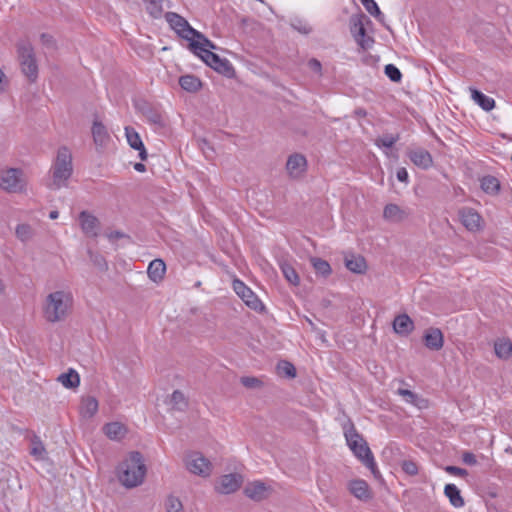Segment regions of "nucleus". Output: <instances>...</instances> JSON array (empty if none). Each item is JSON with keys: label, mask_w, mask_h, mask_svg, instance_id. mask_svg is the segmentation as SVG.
Masks as SVG:
<instances>
[{"label": "nucleus", "mask_w": 512, "mask_h": 512, "mask_svg": "<svg viewBox=\"0 0 512 512\" xmlns=\"http://www.w3.org/2000/svg\"><path fill=\"white\" fill-rule=\"evenodd\" d=\"M146 472L147 469L143 456L138 451L130 452L117 468L118 479L126 488H134L141 485Z\"/></svg>", "instance_id": "1"}, {"label": "nucleus", "mask_w": 512, "mask_h": 512, "mask_svg": "<svg viewBox=\"0 0 512 512\" xmlns=\"http://www.w3.org/2000/svg\"><path fill=\"white\" fill-rule=\"evenodd\" d=\"M73 304V296L70 291L58 290L50 293L45 300L44 316L48 322L55 323L64 320Z\"/></svg>", "instance_id": "2"}, {"label": "nucleus", "mask_w": 512, "mask_h": 512, "mask_svg": "<svg viewBox=\"0 0 512 512\" xmlns=\"http://www.w3.org/2000/svg\"><path fill=\"white\" fill-rule=\"evenodd\" d=\"M344 435L347 445L353 454L371 471L375 478L380 477L373 453L353 424L345 430Z\"/></svg>", "instance_id": "3"}, {"label": "nucleus", "mask_w": 512, "mask_h": 512, "mask_svg": "<svg viewBox=\"0 0 512 512\" xmlns=\"http://www.w3.org/2000/svg\"><path fill=\"white\" fill-rule=\"evenodd\" d=\"M73 172L72 155L68 148L58 149L56 159L51 167L52 180L48 187L52 190H59L67 187L68 180Z\"/></svg>", "instance_id": "4"}, {"label": "nucleus", "mask_w": 512, "mask_h": 512, "mask_svg": "<svg viewBox=\"0 0 512 512\" xmlns=\"http://www.w3.org/2000/svg\"><path fill=\"white\" fill-rule=\"evenodd\" d=\"M18 55L23 73L31 80L35 81L38 76V67L34 57V51L29 42L18 44Z\"/></svg>", "instance_id": "5"}, {"label": "nucleus", "mask_w": 512, "mask_h": 512, "mask_svg": "<svg viewBox=\"0 0 512 512\" xmlns=\"http://www.w3.org/2000/svg\"><path fill=\"white\" fill-rule=\"evenodd\" d=\"M187 470L197 476L207 478L211 475L213 465L209 459L200 452H190L185 457Z\"/></svg>", "instance_id": "6"}, {"label": "nucleus", "mask_w": 512, "mask_h": 512, "mask_svg": "<svg viewBox=\"0 0 512 512\" xmlns=\"http://www.w3.org/2000/svg\"><path fill=\"white\" fill-rule=\"evenodd\" d=\"M233 289L249 308L255 311H262L264 309V305L258 296L243 281L235 279L233 281Z\"/></svg>", "instance_id": "7"}, {"label": "nucleus", "mask_w": 512, "mask_h": 512, "mask_svg": "<svg viewBox=\"0 0 512 512\" xmlns=\"http://www.w3.org/2000/svg\"><path fill=\"white\" fill-rule=\"evenodd\" d=\"M166 21L170 27L182 38L189 41L193 38L196 29L190 26L188 21L174 12H167L165 15Z\"/></svg>", "instance_id": "8"}, {"label": "nucleus", "mask_w": 512, "mask_h": 512, "mask_svg": "<svg viewBox=\"0 0 512 512\" xmlns=\"http://www.w3.org/2000/svg\"><path fill=\"white\" fill-rule=\"evenodd\" d=\"M458 218L461 224L470 232H478L483 228L481 215L471 207H461L458 210Z\"/></svg>", "instance_id": "9"}, {"label": "nucleus", "mask_w": 512, "mask_h": 512, "mask_svg": "<svg viewBox=\"0 0 512 512\" xmlns=\"http://www.w3.org/2000/svg\"><path fill=\"white\" fill-rule=\"evenodd\" d=\"M0 187L9 192L21 191L24 187L22 171L16 168H10L1 175Z\"/></svg>", "instance_id": "10"}, {"label": "nucleus", "mask_w": 512, "mask_h": 512, "mask_svg": "<svg viewBox=\"0 0 512 512\" xmlns=\"http://www.w3.org/2000/svg\"><path fill=\"white\" fill-rule=\"evenodd\" d=\"M201 59L215 71L225 75L226 77H232L234 74V68L229 60L220 58L213 52H206L201 54Z\"/></svg>", "instance_id": "11"}, {"label": "nucleus", "mask_w": 512, "mask_h": 512, "mask_svg": "<svg viewBox=\"0 0 512 512\" xmlns=\"http://www.w3.org/2000/svg\"><path fill=\"white\" fill-rule=\"evenodd\" d=\"M243 478L240 474L231 473L223 475L215 487L216 491L221 494H231L237 491L242 485Z\"/></svg>", "instance_id": "12"}, {"label": "nucleus", "mask_w": 512, "mask_h": 512, "mask_svg": "<svg viewBox=\"0 0 512 512\" xmlns=\"http://www.w3.org/2000/svg\"><path fill=\"white\" fill-rule=\"evenodd\" d=\"M286 169L291 178L298 179L302 177L307 169L305 156L299 153L290 155L286 163Z\"/></svg>", "instance_id": "13"}, {"label": "nucleus", "mask_w": 512, "mask_h": 512, "mask_svg": "<svg viewBox=\"0 0 512 512\" xmlns=\"http://www.w3.org/2000/svg\"><path fill=\"white\" fill-rule=\"evenodd\" d=\"M189 46L191 51L200 57L201 54H206V52H212L211 50L217 49V46L212 41L197 30L193 38L189 40Z\"/></svg>", "instance_id": "14"}, {"label": "nucleus", "mask_w": 512, "mask_h": 512, "mask_svg": "<svg viewBox=\"0 0 512 512\" xmlns=\"http://www.w3.org/2000/svg\"><path fill=\"white\" fill-rule=\"evenodd\" d=\"M79 224L82 232L89 237H96L99 232V220L88 211L79 214Z\"/></svg>", "instance_id": "15"}, {"label": "nucleus", "mask_w": 512, "mask_h": 512, "mask_svg": "<svg viewBox=\"0 0 512 512\" xmlns=\"http://www.w3.org/2000/svg\"><path fill=\"white\" fill-rule=\"evenodd\" d=\"M407 155L415 166L423 170H427L433 165L432 155L424 148L410 149Z\"/></svg>", "instance_id": "16"}, {"label": "nucleus", "mask_w": 512, "mask_h": 512, "mask_svg": "<svg viewBox=\"0 0 512 512\" xmlns=\"http://www.w3.org/2000/svg\"><path fill=\"white\" fill-rule=\"evenodd\" d=\"M270 487L261 481L248 483L244 488V494L251 500L262 501L270 494Z\"/></svg>", "instance_id": "17"}, {"label": "nucleus", "mask_w": 512, "mask_h": 512, "mask_svg": "<svg viewBox=\"0 0 512 512\" xmlns=\"http://www.w3.org/2000/svg\"><path fill=\"white\" fill-rule=\"evenodd\" d=\"M125 135L129 146L137 151H139V158L141 160L147 159V151L144 147V144L139 136V134L132 127L125 128Z\"/></svg>", "instance_id": "18"}, {"label": "nucleus", "mask_w": 512, "mask_h": 512, "mask_svg": "<svg viewBox=\"0 0 512 512\" xmlns=\"http://www.w3.org/2000/svg\"><path fill=\"white\" fill-rule=\"evenodd\" d=\"M425 346L434 351H438L443 347V334L438 328H430L424 334Z\"/></svg>", "instance_id": "19"}, {"label": "nucleus", "mask_w": 512, "mask_h": 512, "mask_svg": "<svg viewBox=\"0 0 512 512\" xmlns=\"http://www.w3.org/2000/svg\"><path fill=\"white\" fill-rule=\"evenodd\" d=\"M103 433L113 441H119L127 434V428L120 422H110L103 426Z\"/></svg>", "instance_id": "20"}, {"label": "nucleus", "mask_w": 512, "mask_h": 512, "mask_svg": "<svg viewBox=\"0 0 512 512\" xmlns=\"http://www.w3.org/2000/svg\"><path fill=\"white\" fill-rule=\"evenodd\" d=\"M480 187L484 193L496 196L500 193L501 183L499 179L493 175H484L480 178Z\"/></svg>", "instance_id": "21"}, {"label": "nucleus", "mask_w": 512, "mask_h": 512, "mask_svg": "<svg viewBox=\"0 0 512 512\" xmlns=\"http://www.w3.org/2000/svg\"><path fill=\"white\" fill-rule=\"evenodd\" d=\"M444 495L449 499L450 504L454 508L464 507V498L462 497L459 488L455 484H446L444 487Z\"/></svg>", "instance_id": "22"}, {"label": "nucleus", "mask_w": 512, "mask_h": 512, "mask_svg": "<svg viewBox=\"0 0 512 512\" xmlns=\"http://www.w3.org/2000/svg\"><path fill=\"white\" fill-rule=\"evenodd\" d=\"M349 491L360 500H368L371 497L369 486L367 482L362 479L351 481L349 483Z\"/></svg>", "instance_id": "23"}, {"label": "nucleus", "mask_w": 512, "mask_h": 512, "mask_svg": "<svg viewBox=\"0 0 512 512\" xmlns=\"http://www.w3.org/2000/svg\"><path fill=\"white\" fill-rule=\"evenodd\" d=\"M79 411L83 418H92L98 411L97 399L92 396L83 397L81 400Z\"/></svg>", "instance_id": "24"}, {"label": "nucleus", "mask_w": 512, "mask_h": 512, "mask_svg": "<svg viewBox=\"0 0 512 512\" xmlns=\"http://www.w3.org/2000/svg\"><path fill=\"white\" fill-rule=\"evenodd\" d=\"M166 271V265L162 259H154L150 262L147 274L153 282H159L163 279Z\"/></svg>", "instance_id": "25"}, {"label": "nucleus", "mask_w": 512, "mask_h": 512, "mask_svg": "<svg viewBox=\"0 0 512 512\" xmlns=\"http://www.w3.org/2000/svg\"><path fill=\"white\" fill-rule=\"evenodd\" d=\"M92 136L94 143L98 146H104L110 138L106 127L98 120L93 122Z\"/></svg>", "instance_id": "26"}, {"label": "nucleus", "mask_w": 512, "mask_h": 512, "mask_svg": "<svg viewBox=\"0 0 512 512\" xmlns=\"http://www.w3.org/2000/svg\"><path fill=\"white\" fill-rule=\"evenodd\" d=\"M383 217L390 222H401L407 213L396 204H388L384 208Z\"/></svg>", "instance_id": "27"}, {"label": "nucleus", "mask_w": 512, "mask_h": 512, "mask_svg": "<svg viewBox=\"0 0 512 512\" xmlns=\"http://www.w3.org/2000/svg\"><path fill=\"white\" fill-rule=\"evenodd\" d=\"M413 321L406 315H398L393 321L394 331L398 334H408L413 330Z\"/></svg>", "instance_id": "28"}, {"label": "nucleus", "mask_w": 512, "mask_h": 512, "mask_svg": "<svg viewBox=\"0 0 512 512\" xmlns=\"http://www.w3.org/2000/svg\"><path fill=\"white\" fill-rule=\"evenodd\" d=\"M471 98L477 103L483 110L490 111L495 107V100L477 89H470Z\"/></svg>", "instance_id": "29"}, {"label": "nucleus", "mask_w": 512, "mask_h": 512, "mask_svg": "<svg viewBox=\"0 0 512 512\" xmlns=\"http://www.w3.org/2000/svg\"><path fill=\"white\" fill-rule=\"evenodd\" d=\"M345 266L353 273L362 274L366 270V261L362 256L352 255L345 258Z\"/></svg>", "instance_id": "30"}, {"label": "nucleus", "mask_w": 512, "mask_h": 512, "mask_svg": "<svg viewBox=\"0 0 512 512\" xmlns=\"http://www.w3.org/2000/svg\"><path fill=\"white\" fill-rule=\"evenodd\" d=\"M30 454L36 460H45L47 457L46 448H45L43 442L41 441L40 437L37 435H34L31 438Z\"/></svg>", "instance_id": "31"}, {"label": "nucleus", "mask_w": 512, "mask_h": 512, "mask_svg": "<svg viewBox=\"0 0 512 512\" xmlns=\"http://www.w3.org/2000/svg\"><path fill=\"white\" fill-rule=\"evenodd\" d=\"M179 84L182 89L188 92H196L201 88V81L194 75H184L179 79Z\"/></svg>", "instance_id": "32"}, {"label": "nucleus", "mask_w": 512, "mask_h": 512, "mask_svg": "<svg viewBox=\"0 0 512 512\" xmlns=\"http://www.w3.org/2000/svg\"><path fill=\"white\" fill-rule=\"evenodd\" d=\"M280 269L285 277V279L292 285L297 286L300 283V278L295 270V268L286 261L280 263Z\"/></svg>", "instance_id": "33"}, {"label": "nucleus", "mask_w": 512, "mask_h": 512, "mask_svg": "<svg viewBox=\"0 0 512 512\" xmlns=\"http://www.w3.org/2000/svg\"><path fill=\"white\" fill-rule=\"evenodd\" d=\"M58 380L66 388H75L80 384V377L73 369H70L67 373L61 374Z\"/></svg>", "instance_id": "34"}, {"label": "nucleus", "mask_w": 512, "mask_h": 512, "mask_svg": "<svg viewBox=\"0 0 512 512\" xmlns=\"http://www.w3.org/2000/svg\"><path fill=\"white\" fill-rule=\"evenodd\" d=\"M354 30H355V38H356L358 44L363 49L370 48L373 43V39L370 37H366V30H365V27L363 26V24L362 23L355 24Z\"/></svg>", "instance_id": "35"}, {"label": "nucleus", "mask_w": 512, "mask_h": 512, "mask_svg": "<svg viewBox=\"0 0 512 512\" xmlns=\"http://www.w3.org/2000/svg\"><path fill=\"white\" fill-rule=\"evenodd\" d=\"M494 349L499 358L507 359L512 353V343L509 340H499L495 342Z\"/></svg>", "instance_id": "36"}, {"label": "nucleus", "mask_w": 512, "mask_h": 512, "mask_svg": "<svg viewBox=\"0 0 512 512\" xmlns=\"http://www.w3.org/2000/svg\"><path fill=\"white\" fill-rule=\"evenodd\" d=\"M310 262L318 274H320L322 276H328L331 274V272H332L331 266L326 260H323V259L317 258V257H313V258H311Z\"/></svg>", "instance_id": "37"}, {"label": "nucleus", "mask_w": 512, "mask_h": 512, "mask_svg": "<svg viewBox=\"0 0 512 512\" xmlns=\"http://www.w3.org/2000/svg\"><path fill=\"white\" fill-rule=\"evenodd\" d=\"M170 401L172 408L177 411H184L188 406V402L184 394L179 390H175L172 393Z\"/></svg>", "instance_id": "38"}, {"label": "nucleus", "mask_w": 512, "mask_h": 512, "mask_svg": "<svg viewBox=\"0 0 512 512\" xmlns=\"http://www.w3.org/2000/svg\"><path fill=\"white\" fill-rule=\"evenodd\" d=\"M146 10L153 18H159L163 12V0H143Z\"/></svg>", "instance_id": "39"}, {"label": "nucleus", "mask_w": 512, "mask_h": 512, "mask_svg": "<svg viewBox=\"0 0 512 512\" xmlns=\"http://www.w3.org/2000/svg\"><path fill=\"white\" fill-rule=\"evenodd\" d=\"M396 393L408 403L420 407L419 401H422L419 396L411 390L399 388Z\"/></svg>", "instance_id": "40"}, {"label": "nucleus", "mask_w": 512, "mask_h": 512, "mask_svg": "<svg viewBox=\"0 0 512 512\" xmlns=\"http://www.w3.org/2000/svg\"><path fill=\"white\" fill-rule=\"evenodd\" d=\"M16 236L18 239H20L22 242H26L32 238L33 230L30 225L28 224H19L16 227Z\"/></svg>", "instance_id": "41"}, {"label": "nucleus", "mask_w": 512, "mask_h": 512, "mask_svg": "<svg viewBox=\"0 0 512 512\" xmlns=\"http://www.w3.org/2000/svg\"><path fill=\"white\" fill-rule=\"evenodd\" d=\"M278 372L281 375H284L289 378H294L296 376V369L294 365L288 361H281L277 366Z\"/></svg>", "instance_id": "42"}, {"label": "nucleus", "mask_w": 512, "mask_h": 512, "mask_svg": "<svg viewBox=\"0 0 512 512\" xmlns=\"http://www.w3.org/2000/svg\"><path fill=\"white\" fill-rule=\"evenodd\" d=\"M366 11L374 16L375 18L379 19L380 17H383L382 12L380 11L377 3L374 0H359Z\"/></svg>", "instance_id": "43"}, {"label": "nucleus", "mask_w": 512, "mask_h": 512, "mask_svg": "<svg viewBox=\"0 0 512 512\" xmlns=\"http://www.w3.org/2000/svg\"><path fill=\"white\" fill-rule=\"evenodd\" d=\"M399 140L398 135H384L378 138L375 144L378 147L391 148L395 145V143Z\"/></svg>", "instance_id": "44"}, {"label": "nucleus", "mask_w": 512, "mask_h": 512, "mask_svg": "<svg viewBox=\"0 0 512 512\" xmlns=\"http://www.w3.org/2000/svg\"><path fill=\"white\" fill-rule=\"evenodd\" d=\"M385 75L393 82H400L402 73L393 64H387L384 69Z\"/></svg>", "instance_id": "45"}, {"label": "nucleus", "mask_w": 512, "mask_h": 512, "mask_svg": "<svg viewBox=\"0 0 512 512\" xmlns=\"http://www.w3.org/2000/svg\"><path fill=\"white\" fill-rule=\"evenodd\" d=\"M90 260L93 262L95 266H97L100 270L107 269V262L104 257L98 253H94L92 251H88Z\"/></svg>", "instance_id": "46"}, {"label": "nucleus", "mask_w": 512, "mask_h": 512, "mask_svg": "<svg viewBox=\"0 0 512 512\" xmlns=\"http://www.w3.org/2000/svg\"><path fill=\"white\" fill-rule=\"evenodd\" d=\"M166 508L168 512H181L182 503L178 498L170 496L166 501Z\"/></svg>", "instance_id": "47"}, {"label": "nucleus", "mask_w": 512, "mask_h": 512, "mask_svg": "<svg viewBox=\"0 0 512 512\" xmlns=\"http://www.w3.org/2000/svg\"><path fill=\"white\" fill-rule=\"evenodd\" d=\"M402 470L410 476H414L418 473V466L412 460H404L401 464Z\"/></svg>", "instance_id": "48"}, {"label": "nucleus", "mask_w": 512, "mask_h": 512, "mask_svg": "<svg viewBox=\"0 0 512 512\" xmlns=\"http://www.w3.org/2000/svg\"><path fill=\"white\" fill-rule=\"evenodd\" d=\"M240 382L246 388H258L262 385V381L256 377L245 376L240 379Z\"/></svg>", "instance_id": "49"}, {"label": "nucleus", "mask_w": 512, "mask_h": 512, "mask_svg": "<svg viewBox=\"0 0 512 512\" xmlns=\"http://www.w3.org/2000/svg\"><path fill=\"white\" fill-rule=\"evenodd\" d=\"M291 25L295 30L299 31L302 34H309L311 32V27L305 23L303 24L299 20L293 22Z\"/></svg>", "instance_id": "50"}, {"label": "nucleus", "mask_w": 512, "mask_h": 512, "mask_svg": "<svg viewBox=\"0 0 512 512\" xmlns=\"http://www.w3.org/2000/svg\"><path fill=\"white\" fill-rule=\"evenodd\" d=\"M308 67L319 76L322 75V65L319 60L315 58L310 59L308 61Z\"/></svg>", "instance_id": "51"}, {"label": "nucleus", "mask_w": 512, "mask_h": 512, "mask_svg": "<svg viewBox=\"0 0 512 512\" xmlns=\"http://www.w3.org/2000/svg\"><path fill=\"white\" fill-rule=\"evenodd\" d=\"M445 470L449 474L455 475V476H465V475H467V471L465 469L457 467V466H447L445 468Z\"/></svg>", "instance_id": "52"}, {"label": "nucleus", "mask_w": 512, "mask_h": 512, "mask_svg": "<svg viewBox=\"0 0 512 512\" xmlns=\"http://www.w3.org/2000/svg\"><path fill=\"white\" fill-rule=\"evenodd\" d=\"M462 460L467 465H475L477 463L476 456L471 452H464Z\"/></svg>", "instance_id": "53"}, {"label": "nucleus", "mask_w": 512, "mask_h": 512, "mask_svg": "<svg viewBox=\"0 0 512 512\" xmlns=\"http://www.w3.org/2000/svg\"><path fill=\"white\" fill-rule=\"evenodd\" d=\"M396 177L400 182L407 183L409 175L407 170L404 167H402L397 170Z\"/></svg>", "instance_id": "54"}, {"label": "nucleus", "mask_w": 512, "mask_h": 512, "mask_svg": "<svg viewBox=\"0 0 512 512\" xmlns=\"http://www.w3.org/2000/svg\"><path fill=\"white\" fill-rule=\"evenodd\" d=\"M149 121L153 124H156V125H159V126H163L164 125V122H163V119H162V116L158 113H152L149 117H148Z\"/></svg>", "instance_id": "55"}, {"label": "nucleus", "mask_w": 512, "mask_h": 512, "mask_svg": "<svg viewBox=\"0 0 512 512\" xmlns=\"http://www.w3.org/2000/svg\"><path fill=\"white\" fill-rule=\"evenodd\" d=\"M6 84V77L3 73V71L0 69V92H2L5 88Z\"/></svg>", "instance_id": "56"}, {"label": "nucleus", "mask_w": 512, "mask_h": 512, "mask_svg": "<svg viewBox=\"0 0 512 512\" xmlns=\"http://www.w3.org/2000/svg\"><path fill=\"white\" fill-rule=\"evenodd\" d=\"M41 40L43 42V44H46V45H49L52 43V37L50 35H47V34H42L41 35Z\"/></svg>", "instance_id": "57"}, {"label": "nucleus", "mask_w": 512, "mask_h": 512, "mask_svg": "<svg viewBox=\"0 0 512 512\" xmlns=\"http://www.w3.org/2000/svg\"><path fill=\"white\" fill-rule=\"evenodd\" d=\"M134 169H135L136 171H138V172H145L146 167H145V165H144L143 163H136V164L134 165Z\"/></svg>", "instance_id": "58"}, {"label": "nucleus", "mask_w": 512, "mask_h": 512, "mask_svg": "<svg viewBox=\"0 0 512 512\" xmlns=\"http://www.w3.org/2000/svg\"><path fill=\"white\" fill-rule=\"evenodd\" d=\"M59 216V212L57 210H53L49 213V218L54 220L57 219Z\"/></svg>", "instance_id": "59"}, {"label": "nucleus", "mask_w": 512, "mask_h": 512, "mask_svg": "<svg viewBox=\"0 0 512 512\" xmlns=\"http://www.w3.org/2000/svg\"><path fill=\"white\" fill-rule=\"evenodd\" d=\"M120 237H122V234L118 231L109 234V238H111V239L112 238H120Z\"/></svg>", "instance_id": "60"}]
</instances>
